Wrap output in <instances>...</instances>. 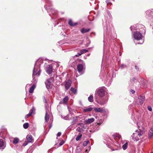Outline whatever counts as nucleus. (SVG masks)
<instances>
[{"instance_id": "obj_1", "label": "nucleus", "mask_w": 153, "mask_h": 153, "mask_svg": "<svg viewBox=\"0 0 153 153\" xmlns=\"http://www.w3.org/2000/svg\"><path fill=\"white\" fill-rule=\"evenodd\" d=\"M138 129L136 130L131 136L132 139L134 141H137L142 138L144 132V129L143 128H140L138 126Z\"/></svg>"}, {"instance_id": "obj_2", "label": "nucleus", "mask_w": 153, "mask_h": 153, "mask_svg": "<svg viewBox=\"0 0 153 153\" xmlns=\"http://www.w3.org/2000/svg\"><path fill=\"white\" fill-rule=\"evenodd\" d=\"M40 64H39L37 65V62L35 65L33 73V82H36V77L39 76L40 74Z\"/></svg>"}, {"instance_id": "obj_3", "label": "nucleus", "mask_w": 153, "mask_h": 153, "mask_svg": "<svg viewBox=\"0 0 153 153\" xmlns=\"http://www.w3.org/2000/svg\"><path fill=\"white\" fill-rule=\"evenodd\" d=\"M106 88L104 87H101L97 89L96 93L101 97H103L105 95Z\"/></svg>"}, {"instance_id": "obj_4", "label": "nucleus", "mask_w": 153, "mask_h": 153, "mask_svg": "<svg viewBox=\"0 0 153 153\" xmlns=\"http://www.w3.org/2000/svg\"><path fill=\"white\" fill-rule=\"evenodd\" d=\"M134 39L137 40H140L142 38V33L138 31L134 32Z\"/></svg>"}, {"instance_id": "obj_5", "label": "nucleus", "mask_w": 153, "mask_h": 153, "mask_svg": "<svg viewBox=\"0 0 153 153\" xmlns=\"http://www.w3.org/2000/svg\"><path fill=\"white\" fill-rule=\"evenodd\" d=\"M145 13L149 17V18L150 19L153 20V10H149L146 11Z\"/></svg>"}, {"instance_id": "obj_6", "label": "nucleus", "mask_w": 153, "mask_h": 153, "mask_svg": "<svg viewBox=\"0 0 153 153\" xmlns=\"http://www.w3.org/2000/svg\"><path fill=\"white\" fill-rule=\"evenodd\" d=\"M51 80L52 81L53 80V78L52 77L47 79L45 82L46 87L48 89L50 88L51 86Z\"/></svg>"}, {"instance_id": "obj_7", "label": "nucleus", "mask_w": 153, "mask_h": 153, "mask_svg": "<svg viewBox=\"0 0 153 153\" xmlns=\"http://www.w3.org/2000/svg\"><path fill=\"white\" fill-rule=\"evenodd\" d=\"M46 70L48 74H51L52 71V66L51 65H48L46 67Z\"/></svg>"}, {"instance_id": "obj_8", "label": "nucleus", "mask_w": 153, "mask_h": 153, "mask_svg": "<svg viewBox=\"0 0 153 153\" xmlns=\"http://www.w3.org/2000/svg\"><path fill=\"white\" fill-rule=\"evenodd\" d=\"M138 99L139 100V102L138 103V104L142 105L143 104V102L145 100V97L144 96H140L138 97Z\"/></svg>"}, {"instance_id": "obj_9", "label": "nucleus", "mask_w": 153, "mask_h": 153, "mask_svg": "<svg viewBox=\"0 0 153 153\" xmlns=\"http://www.w3.org/2000/svg\"><path fill=\"white\" fill-rule=\"evenodd\" d=\"M77 69L78 72L81 73L84 69V66L81 64H79L77 65Z\"/></svg>"}, {"instance_id": "obj_10", "label": "nucleus", "mask_w": 153, "mask_h": 153, "mask_svg": "<svg viewBox=\"0 0 153 153\" xmlns=\"http://www.w3.org/2000/svg\"><path fill=\"white\" fill-rule=\"evenodd\" d=\"M6 147L5 143L2 139H0V149L3 150Z\"/></svg>"}, {"instance_id": "obj_11", "label": "nucleus", "mask_w": 153, "mask_h": 153, "mask_svg": "<svg viewBox=\"0 0 153 153\" xmlns=\"http://www.w3.org/2000/svg\"><path fill=\"white\" fill-rule=\"evenodd\" d=\"M71 81L68 80L66 82L65 84V87L66 90H68L71 86Z\"/></svg>"}, {"instance_id": "obj_12", "label": "nucleus", "mask_w": 153, "mask_h": 153, "mask_svg": "<svg viewBox=\"0 0 153 153\" xmlns=\"http://www.w3.org/2000/svg\"><path fill=\"white\" fill-rule=\"evenodd\" d=\"M94 121V119L93 118H91L85 120L84 121V123L86 124H90L93 122Z\"/></svg>"}, {"instance_id": "obj_13", "label": "nucleus", "mask_w": 153, "mask_h": 153, "mask_svg": "<svg viewBox=\"0 0 153 153\" xmlns=\"http://www.w3.org/2000/svg\"><path fill=\"white\" fill-rule=\"evenodd\" d=\"M35 111V108L34 107H32V109L30 111L29 113L26 115L25 117V118L26 119L31 116L32 113Z\"/></svg>"}, {"instance_id": "obj_14", "label": "nucleus", "mask_w": 153, "mask_h": 153, "mask_svg": "<svg viewBox=\"0 0 153 153\" xmlns=\"http://www.w3.org/2000/svg\"><path fill=\"white\" fill-rule=\"evenodd\" d=\"M93 109V108L91 107H88L87 108L83 109V111L84 112H87L91 111Z\"/></svg>"}, {"instance_id": "obj_15", "label": "nucleus", "mask_w": 153, "mask_h": 153, "mask_svg": "<svg viewBox=\"0 0 153 153\" xmlns=\"http://www.w3.org/2000/svg\"><path fill=\"white\" fill-rule=\"evenodd\" d=\"M26 139L29 143L31 142L33 140L32 136L31 135H27L26 137Z\"/></svg>"}, {"instance_id": "obj_16", "label": "nucleus", "mask_w": 153, "mask_h": 153, "mask_svg": "<svg viewBox=\"0 0 153 153\" xmlns=\"http://www.w3.org/2000/svg\"><path fill=\"white\" fill-rule=\"evenodd\" d=\"M62 118L67 120H70L72 119L71 116H70L69 114H68L66 116H64V117L62 116Z\"/></svg>"}, {"instance_id": "obj_17", "label": "nucleus", "mask_w": 153, "mask_h": 153, "mask_svg": "<svg viewBox=\"0 0 153 153\" xmlns=\"http://www.w3.org/2000/svg\"><path fill=\"white\" fill-rule=\"evenodd\" d=\"M36 86L35 84L33 85L30 88L29 90V92L32 93L33 92L34 90L36 88Z\"/></svg>"}, {"instance_id": "obj_18", "label": "nucleus", "mask_w": 153, "mask_h": 153, "mask_svg": "<svg viewBox=\"0 0 153 153\" xmlns=\"http://www.w3.org/2000/svg\"><path fill=\"white\" fill-rule=\"evenodd\" d=\"M49 116L48 114L47 110L46 111V114L45 116V120L46 122H48L49 120Z\"/></svg>"}, {"instance_id": "obj_19", "label": "nucleus", "mask_w": 153, "mask_h": 153, "mask_svg": "<svg viewBox=\"0 0 153 153\" xmlns=\"http://www.w3.org/2000/svg\"><path fill=\"white\" fill-rule=\"evenodd\" d=\"M108 100L102 99L100 101V104L101 105L105 104L107 102Z\"/></svg>"}, {"instance_id": "obj_20", "label": "nucleus", "mask_w": 153, "mask_h": 153, "mask_svg": "<svg viewBox=\"0 0 153 153\" xmlns=\"http://www.w3.org/2000/svg\"><path fill=\"white\" fill-rule=\"evenodd\" d=\"M90 30V29H85L83 28L81 30V32L82 33H84L88 32Z\"/></svg>"}, {"instance_id": "obj_21", "label": "nucleus", "mask_w": 153, "mask_h": 153, "mask_svg": "<svg viewBox=\"0 0 153 153\" xmlns=\"http://www.w3.org/2000/svg\"><path fill=\"white\" fill-rule=\"evenodd\" d=\"M88 50L86 49H82L80 51L81 53L79 54L78 55H76V56L77 57L79 56H80L81 54L85 53L86 52H88Z\"/></svg>"}, {"instance_id": "obj_22", "label": "nucleus", "mask_w": 153, "mask_h": 153, "mask_svg": "<svg viewBox=\"0 0 153 153\" xmlns=\"http://www.w3.org/2000/svg\"><path fill=\"white\" fill-rule=\"evenodd\" d=\"M68 24L71 26H75L77 24V23H73L72 20H69Z\"/></svg>"}, {"instance_id": "obj_23", "label": "nucleus", "mask_w": 153, "mask_h": 153, "mask_svg": "<svg viewBox=\"0 0 153 153\" xmlns=\"http://www.w3.org/2000/svg\"><path fill=\"white\" fill-rule=\"evenodd\" d=\"M95 111L97 112H101L103 111V109L101 108H95L94 109Z\"/></svg>"}, {"instance_id": "obj_24", "label": "nucleus", "mask_w": 153, "mask_h": 153, "mask_svg": "<svg viewBox=\"0 0 153 153\" xmlns=\"http://www.w3.org/2000/svg\"><path fill=\"white\" fill-rule=\"evenodd\" d=\"M68 100V96H66L63 99V103L66 104Z\"/></svg>"}, {"instance_id": "obj_25", "label": "nucleus", "mask_w": 153, "mask_h": 153, "mask_svg": "<svg viewBox=\"0 0 153 153\" xmlns=\"http://www.w3.org/2000/svg\"><path fill=\"white\" fill-rule=\"evenodd\" d=\"M73 119V120L71 122V123L72 125H74L75 124V122L77 121V117H74Z\"/></svg>"}, {"instance_id": "obj_26", "label": "nucleus", "mask_w": 153, "mask_h": 153, "mask_svg": "<svg viewBox=\"0 0 153 153\" xmlns=\"http://www.w3.org/2000/svg\"><path fill=\"white\" fill-rule=\"evenodd\" d=\"M19 140V139L18 138H15L13 141V143L14 144H17L18 143Z\"/></svg>"}, {"instance_id": "obj_27", "label": "nucleus", "mask_w": 153, "mask_h": 153, "mask_svg": "<svg viewBox=\"0 0 153 153\" xmlns=\"http://www.w3.org/2000/svg\"><path fill=\"white\" fill-rule=\"evenodd\" d=\"M88 100L90 102H92L93 101V97L92 95H91L88 98Z\"/></svg>"}, {"instance_id": "obj_28", "label": "nucleus", "mask_w": 153, "mask_h": 153, "mask_svg": "<svg viewBox=\"0 0 153 153\" xmlns=\"http://www.w3.org/2000/svg\"><path fill=\"white\" fill-rule=\"evenodd\" d=\"M113 136L115 137H117L118 139H120L121 137V136L118 134H114Z\"/></svg>"}, {"instance_id": "obj_29", "label": "nucleus", "mask_w": 153, "mask_h": 153, "mask_svg": "<svg viewBox=\"0 0 153 153\" xmlns=\"http://www.w3.org/2000/svg\"><path fill=\"white\" fill-rule=\"evenodd\" d=\"M128 147V143H126L125 144H123L122 146V148L124 150H126Z\"/></svg>"}, {"instance_id": "obj_30", "label": "nucleus", "mask_w": 153, "mask_h": 153, "mask_svg": "<svg viewBox=\"0 0 153 153\" xmlns=\"http://www.w3.org/2000/svg\"><path fill=\"white\" fill-rule=\"evenodd\" d=\"M23 127L25 129H27L29 126V124L28 123H26L24 124L23 125Z\"/></svg>"}, {"instance_id": "obj_31", "label": "nucleus", "mask_w": 153, "mask_h": 153, "mask_svg": "<svg viewBox=\"0 0 153 153\" xmlns=\"http://www.w3.org/2000/svg\"><path fill=\"white\" fill-rule=\"evenodd\" d=\"M82 135L80 134L79 133L78 136H77L76 137V141L79 140L80 138L81 137Z\"/></svg>"}, {"instance_id": "obj_32", "label": "nucleus", "mask_w": 153, "mask_h": 153, "mask_svg": "<svg viewBox=\"0 0 153 153\" xmlns=\"http://www.w3.org/2000/svg\"><path fill=\"white\" fill-rule=\"evenodd\" d=\"M89 143V141L88 140L84 141L83 143V145L84 146H86L88 143Z\"/></svg>"}, {"instance_id": "obj_33", "label": "nucleus", "mask_w": 153, "mask_h": 153, "mask_svg": "<svg viewBox=\"0 0 153 153\" xmlns=\"http://www.w3.org/2000/svg\"><path fill=\"white\" fill-rule=\"evenodd\" d=\"M148 136L149 137V138L151 137L152 136H153V132H151L149 131L148 133Z\"/></svg>"}, {"instance_id": "obj_34", "label": "nucleus", "mask_w": 153, "mask_h": 153, "mask_svg": "<svg viewBox=\"0 0 153 153\" xmlns=\"http://www.w3.org/2000/svg\"><path fill=\"white\" fill-rule=\"evenodd\" d=\"M71 90L73 93L74 94H75L76 93V89H75L73 87L71 88Z\"/></svg>"}, {"instance_id": "obj_35", "label": "nucleus", "mask_w": 153, "mask_h": 153, "mask_svg": "<svg viewBox=\"0 0 153 153\" xmlns=\"http://www.w3.org/2000/svg\"><path fill=\"white\" fill-rule=\"evenodd\" d=\"M136 80V79L135 78L133 77L132 79L131 80V82L133 84L134 83H135V81Z\"/></svg>"}, {"instance_id": "obj_36", "label": "nucleus", "mask_w": 153, "mask_h": 153, "mask_svg": "<svg viewBox=\"0 0 153 153\" xmlns=\"http://www.w3.org/2000/svg\"><path fill=\"white\" fill-rule=\"evenodd\" d=\"M127 66L126 65H124V64H123L121 65L120 67L122 69H123V68H125Z\"/></svg>"}, {"instance_id": "obj_37", "label": "nucleus", "mask_w": 153, "mask_h": 153, "mask_svg": "<svg viewBox=\"0 0 153 153\" xmlns=\"http://www.w3.org/2000/svg\"><path fill=\"white\" fill-rule=\"evenodd\" d=\"M29 142H28V141H25L23 144V146H26L28 143Z\"/></svg>"}, {"instance_id": "obj_38", "label": "nucleus", "mask_w": 153, "mask_h": 153, "mask_svg": "<svg viewBox=\"0 0 153 153\" xmlns=\"http://www.w3.org/2000/svg\"><path fill=\"white\" fill-rule=\"evenodd\" d=\"M147 108L149 111H152V109L151 107L150 106H148Z\"/></svg>"}, {"instance_id": "obj_39", "label": "nucleus", "mask_w": 153, "mask_h": 153, "mask_svg": "<svg viewBox=\"0 0 153 153\" xmlns=\"http://www.w3.org/2000/svg\"><path fill=\"white\" fill-rule=\"evenodd\" d=\"M143 30H144V31H143L142 30H140V31L142 33H145V32H146V31H145V27H143Z\"/></svg>"}, {"instance_id": "obj_40", "label": "nucleus", "mask_w": 153, "mask_h": 153, "mask_svg": "<svg viewBox=\"0 0 153 153\" xmlns=\"http://www.w3.org/2000/svg\"><path fill=\"white\" fill-rule=\"evenodd\" d=\"M81 130L82 129L80 127H78L76 129V130L78 132H81Z\"/></svg>"}, {"instance_id": "obj_41", "label": "nucleus", "mask_w": 153, "mask_h": 153, "mask_svg": "<svg viewBox=\"0 0 153 153\" xmlns=\"http://www.w3.org/2000/svg\"><path fill=\"white\" fill-rule=\"evenodd\" d=\"M64 142L63 141H62L60 142L59 143V146H61L64 143Z\"/></svg>"}, {"instance_id": "obj_42", "label": "nucleus", "mask_w": 153, "mask_h": 153, "mask_svg": "<svg viewBox=\"0 0 153 153\" xmlns=\"http://www.w3.org/2000/svg\"><path fill=\"white\" fill-rule=\"evenodd\" d=\"M130 92L132 94H134L135 93V91L132 89H131L130 90Z\"/></svg>"}, {"instance_id": "obj_43", "label": "nucleus", "mask_w": 153, "mask_h": 153, "mask_svg": "<svg viewBox=\"0 0 153 153\" xmlns=\"http://www.w3.org/2000/svg\"><path fill=\"white\" fill-rule=\"evenodd\" d=\"M61 133L60 132H59L57 134V137H59L61 135Z\"/></svg>"}, {"instance_id": "obj_44", "label": "nucleus", "mask_w": 153, "mask_h": 153, "mask_svg": "<svg viewBox=\"0 0 153 153\" xmlns=\"http://www.w3.org/2000/svg\"><path fill=\"white\" fill-rule=\"evenodd\" d=\"M135 27L134 26H131L130 27V29L131 31Z\"/></svg>"}, {"instance_id": "obj_45", "label": "nucleus", "mask_w": 153, "mask_h": 153, "mask_svg": "<svg viewBox=\"0 0 153 153\" xmlns=\"http://www.w3.org/2000/svg\"><path fill=\"white\" fill-rule=\"evenodd\" d=\"M150 130L152 132H153V126L151 128Z\"/></svg>"}, {"instance_id": "obj_46", "label": "nucleus", "mask_w": 153, "mask_h": 153, "mask_svg": "<svg viewBox=\"0 0 153 153\" xmlns=\"http://www.w3.org/2000/svg\"><path fill=\"white\" fill-rule=\"evenodd\" d=\"M82 124H83V123H79L77 124V125L78 126H79V125L81 126Z\"/></svg>"}, {"instance_id": "obj_47", "label": "nucleus", "mask_w": 153, "mask_h": 153, "mask_svg": "<svg viewBox=\"0 0 153 153\" xmlns=\"http://www.w3.org/2000/svg\"><path fill=\"white\" fill-rule=\"evenodd\" d=\"M109 1V0H107L106 1V3H107V4H108L110 3Z\"/></svg>"}, {"instance_id": "obj_48", "label": "nucleus", "mask_w": 153, "mask_h": 153, "mask_svg": "<svg viewBox=\"0 0 153 153\" xmlns=\"http://www.w3.org/2000/svg\"><path fill=\"white\" fill-rule=\"evenodd\" d=\"M135 68L136 70H137L138 69V68L136 65L135 66Z\"/></svg>"}, {"instance_id": "obj_49", "label": "nucleus", "mask_w": 153, "mask_h": 153, "mask_svg": "<svg viewBox=\"0 0 153 153\" xmlns=\"http://www.w3.org/2000/svg\"><path fill=\"white\" fill-rule=\"evenodd\" d=\"M143 41H142V42H140V43H138V44H142L143 43Z\"/></svg>"}, {"instance_id": "obj_50", "label": "nucleus", "mask_w": 153, "mask_h": 153, "mask_svg": "<svg viewBox=\"0 0 153 153\" xmlns=\"http://www.w3.org/2000/svg\"><path fill=\"white\" fill-rule=\"evenodd\" d=\"M44 100H45V103H46V100H45V97H44Z\"/></svg>"}, {"instance_id": "obj_51", "label": "nucleus", "mask_w": 153, "mask_h": 153, "mask_svg": "<svg viewBox=\"0 0 153 153\" xmlns=\"http://www.w3.org/2000/svg\"><path fill=\"white\" fill-rule=\"evenodd\" d=\"M30 85L27 84V85H26V87H27L28 86H30Z\"/></svg>"}, {"instance_id": "obj_52", "label": "nucleus", "mask_w": 153, "mask_h": 153, "mask_svg": "<svg viewBox=\"0 0 153 153\" xmlns=\"http://www.w3.org/2000/svg\"><path fill=\"white\" fill-rule=\"evenodd\" d=\"M108 15L109 16H110V15H111V14L110 13V14H108Z\"/></svg>"}, {"instance_id": "obj_53", "label": "nucleus", "mask_w": 153, "mask_h": 153, "mask_svg": "<svg viewBox=\"0 0 153 153\" xmlns=\"http://www.w3.org/2000/svg\"><path fill=\"white\" fill-rule=\"evenodd\" d=\"M30 151V150H28V151H27V152H29Z\"/></svg>"}, {"instance_id": "obj_54", "label": "nucleus", "mask_w": 153, "mask_h": 153, "mask_svg": "<svg viewBox=\"0 0 153 153\" xmlns=\"http://www.w3.org/2000/svg\"><path fill=\"white\" fill-rule=\"evenodd\" d=\"M97 124H98V125H100V123H97Z\"/></svg>"}, {"instance_id": "obj_55", "label": "nucleus", "mask_w": 153, "mask_h": 153, "mask_svg": "<svg viewBox=\"0 0 153 153\" xmlns=\"http://www.w3.org/2000/svg\"><path fill=\"white\" fill-rule=\"evenodd\" d=\"M52 13L53 14H54V13H53V11H52Z\"/></svg>"}, {"instance_id": "obj_56", "label": "nucleus", "mask_w": 153, "mask_h": 153, "mask_svg": "<svg viewBox=\"0 0 153 153\" xmlns=\"http://www.w3.org/2000/svg\"><path fill=\"white\" fill-rule=\"evenodd\" d=\"M82 74V73H81V74Z\"/></svg>"}]
</instances>
